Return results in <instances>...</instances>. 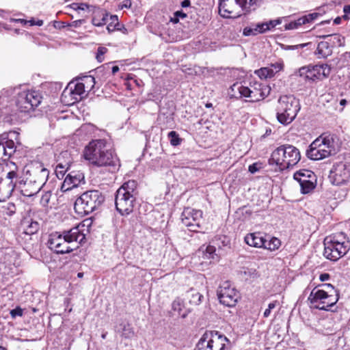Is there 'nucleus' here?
Listing matches in <instances>:
<instances>
[{
  "instance_id": "1",
  "label": "nucleus",
  "mask_w": 350,
  "mask_h": 350,
  "mask_svg": "<svg viewBox=\"0 0 350 350\" xmlns=\"http://www.w3.org/2000/svg\"><path fill=\"white\" fill-rule=\"evenodd\" d=\"M42 100L36 90L21 91L19 88L3 89L0 95V117L4 122L14 120L17 111L28 113L37 107Z\"/></svg>"
},
{
  "instance_id": "2",
  "label": "nucleus",
  "mask_w": 350,
  "mask_h": 350,
  "mask_svg": "<svg viewBox=\"0 0 350 350\" xmlns=\"http://www.w3.org/2000/svg\"><path fill=\"white\" fill-rule=\"evenodd\" d=\"M83 155L92 165L107 167L111 172L116 170L120 166L116 155L113 154L105 139L91 141L85 147Z\"/></svg>"
},
{
  "instance_id": "3",
  "label": "nucleus",
  "mask_w": 350,
  "mask_h": 350,
  "mask_svg": "<svg viewBox=\"0 0 350 350\" xmlns=\"http://www.w3.org/2000/svg\"><path fill=\"white\" fill-rule=\"evenodd\" d=\"M85 239V234L77 226L62 233L55 232L51 234L47 244L57 254H68L77 249L79 243Z\"/></svg>"
},
{
  "instance_id": "4",
  "label": "nucleus",
  "mask_w": 350,
  "mask_h": 350,
  "mask_svg": "<svg viewBox=\"0 0 350 350\" xmlns=\"http://www.w3.org/2000/svg\"><path fill=\"white\" fill-rule=\"evenodd\" d=\"M137 183L134 180H130L124 183L116 191L115 196L116 208L122 216H127L133 211L137 204Z\"/></svg>"
},
{
  "instance_id": "5",
  "label": "nucleus",
  "mask_w": 350,
  "mask_h": 350,
  "mask_svg": "<svg viewBox=\"0 0 350 350\" xmlns=\"http://www.w3.org/2000/svg\"><path fill=\"white\" fill-rule=\"evenodd\" d=\"M301 159L299 150L293 145L284 144L273 151L269 165H276L280 170L294 167Z\"/></svg>"
},
{
  "instance_id": "6",
  "label": "nucleus",
  "mask_w": 350,
  "mask_h": 350,
  "mask_svg": "<svg viewBox=\"0 0 350 350\" xmlns=\"http://www.w3.org/2000/svg\"><path fill=\"white\" fill-rule=\"evenodd\" d=\"M323 243V256L332 261L338 260L350 250V240L343 232L327 237Z\"/></svg>"
},
{
  "instance_id": "7",
  "label": "nucleus",
  "mask_w": 350,
  "mask_h": 350,
  "mask_svg": "<svg viewBox=\"0 0 350 350\" xmlns=\"http://www.w3.org/2000/svg\"><path fill=\"white\" fill-rule=\"evenodd\" d=\"M336 136L323 133L317 138L306 151L308 159L318 161L336 153Z\"/></svg>"
},
{
  "instance_id": "8",
  "label": "nucleus",
  "mask_w": 350,
  "mask_h": 350,
  "mask_svg": "<svg viewBox=\"0 0 350 350\" xmlns=\"http://www.w3.org/2000/svg\"><path fill=\"white\" fill-rule=\"evenodd\" d=\"M105 202V196L98 190H90L83 193L75 201V212L83 217L99 208Z\"/></svg>"
},
{
  "instance_id": "9",
  "label": "nucleus",
  "mask_w": 350,
  "mask_h": 350,
  "mask_svg": "<svg viewBox=\"0 0 350 350\" xmlns=\"http://www.w3.org/2000/svg\"><path fill=\"white\" fill-rule=\"evenodd\" d=\"M276 108L278 120L282 124L292 122L300 109L299 100L293 95L281 96Z\"/></svg>"
},
{
  "instance_id": "10",
  "label": "nucleus",
  "mask_w": 350,
  "mask_h": 350,
  "mask_svg": "<svg viewBox=\"0 0 350 350\" xmlns=\"http://www.w3.org/2000/svg\"><path fill=\"white\" fill-rule=\"evenodd\" d=\"M229 339L217 331H206L196 345L195 350H228Z\"/></svg>"
},
{
  "instance_id": "11",
  "label": "nucleus",
  "mask_w": 350,
  "mask_h": 350,
  "mask_svg": "<svg viewBox=\"0 0 350 350\" xmlns=\"http://www.w3.org/2000/svg\"><path fill=\"white\" fill-rule=\"evenodd\" d=\"M13 169L6 174L5 178L0 176V202L9 198L17 186L19 174L14 163L11 162Z\"/></svg>"
},
{
  "instance_id": "12",
  "label": "nucleus",
  "mask_w": 350,
  "mask_h": 350,
  "mask_svg": "<svg viewBox=\"0 0 350 350\" xmlns=\"http://www.w3.org/2000/svg\"><path fill=\"white\" fill-rule=\"evenodd\" d=\"M219 302L228 307L234 306L239 299L238 291L228 281H225L217 290Z\"/></svg>"
},
{
  "instance_id": "13",
  "label": "nucleus",
  "mask_w": 350,
  "mask_h": 350,
  "mask_svg": "<svg viewBox=\"0 0 350 350\" xmlns=\"http://www.w3.org/2000/svg\"><path fill=\"white\" fill-rule=\"evenodd\" d=\"M333 185H341L350 180V165L344 162H338L332 166L329 175Z\"/></svg>"
},
{
  "instance_id": "14",
  "label": "nucleus",
  "mask_w": 350,
  "mask_h": 350,
  "mask_svg": "<svg viewBox=\"0 0 350 350\" xmlns=\"http://www.w3.org/2000/svg\"><path fill=\"white\" fill-rule=\"evenodd\" d=\"M181 220L190 231L198 232L201 228L202 212L200 210L187 208L182 213Z\"/></svg>"
},
{
  "instance_id": "15",
  "label": "nucleus",
  "mask_w": 350,
  "mask_h": 350,
  "mask_svg": "<svg viewBox=\"0 0 350 350\" xmlns=\"http://www.w3.org/2000/svg\"><path fill=\"white\" fill-rule=\"evenodd\" d=\"M27 174L29 176L27 179L29 180L30 183H34L42 187L47 180L49 172L40 163H36L29 167Z\"/></svg>"
},
{
  "instance_id": "16",
  "label": "nucleus",
  "mask_w": 350,
  "mask_h": 350,
  "mask_svg": "<svg viewBox=\"0 0 350 350\" xmlns=\"http://www.w3.org/2000/svg\"><path fill=\"white\" fill-rule=\"evenodd\" d=\"M16 152V146L13 140L8 139V135L4 133L0 135V165L8 161Z\"/></svg>"
},
{
  "instance_id": "17",
  "label": "nucleus",
  "mask_w": 350,
  "mask_h": 350,
  "mask_svg": "<svg viewBox=\"0 0 350 350\" xmlns=\"http://www.w3.org/2000/svg\"><path fill=\"white\" fill-rule=\"evenodd\" d=\"M84 82H78L72 84L69 83L66 89L63 91V97L66 98L69 94H75L76 96H80L85 92V84L91 85L90 89H92L95 84V79L92 76H86L83 78Z\"/></svg>"
},
{
  "instance_id": "18",
  "label": "nucleus",
  "mask_w": 350,
  "mask_h": 350,
  "mask_svg": "<svg viewBox=\"0 0 350 350\" xmlns=\"http://www.w3.org/2000/svg\"><path fill=\"white\" fill-rule=\"evenodd\" d=\"M269 86L260 83H255L250 88L247 87L246 98H250V102H258L266 98L270 93Z\"/></svg>"
},
{
  "instance_id": "19",
  "label": "nucleus",
  "mask_w": 350,
  "mask_h": 350,
  "mask_svg": "<svg viewBox=\"0 0 350 350\" xmlns=\"http://www.w3.org/2000/svg\"><path fill=\"white\" fill-rule=\"evenodd\" d=\"M310 72L308 75V80L315 81H322L329 77L331 68L328 64L309 65Z\"/></svg>"
},
{
  "instance_id": "20",
  "label": "nucleus",
  "mask_w": 350,
  "mask_h": 350,
  "mask_svg": "<svg viewBox=\"0 0 350 350\" xmlns=\"http://www.w3.org/2000/svg\"><path fill=\"white\" fill-rule=\"evenodd\" d=\"M57 164L55 168L57 176L60 178L64 177L65 172L70 167L72 163L70 154L68 151H64L60 153L57 159Z\"/></svg>"
},
{
  "instance_id": "21",
  "label": "nucleus",
  "mask_w": 350,
  "mask_h": 350,
  "mask_svg": "<svg viewBox=\"0 0 350 350\" xmlns=\"http://www.w3.org/2000/svg\"><path fill=\"white\" fill-rule=\"evenodd\" d=\"M18 183L21 194L27 197H31L37 194L42 188L34 183H30L29 180L27 178L23 183L18 180Z\"/></svg>"
},
{
  "instance_id": "22",
  "label": "nucleus",
  "mask_w": 350,
  "mask_h": 350,
  "mask_svg": "<svg viewBox=\"0 0 350 350\" xmlns=\"http://www.w3.org/2000/svg\"><path fill=\"white\" fill-rule=\"evenodd\" d=\"M245 242L252 247H264L266 245L267 240L263 237L261 232H254L247 234L245 237Z\"/></svg>"
},
{
  "instance_id": "23",
  "label": "nucleus",
  "mask_w": 350,
  "mask_h": 350,
  "mask_svg": "<svg viewBox=\"0 0 350 350\" xmlns=\"http://www.w3.org/2000/svg\"><path fill=\"white\" fill-rule=\"evenodd\" d=\"M247 87L243 85L241 83H234L228 90V95L230 98L241 99L246 98Z\"/></svg>"
},
{
  "instance_id": "24",
  "label": "nucleus",
  "mask_w": 350,
  "mask_h": 350,
  "mask_svg": "<svg viewBox=\"0 0 350 350\" xmlns=\"http://www.w3.org/2000/svg\"><path fill=\"white\" fill-rule=\"evenodd\" d=\"M331 297L332 295H328V292L321 291L320 289L315 291V288H314L311 291L308 300L310 301V304H315L320 301H326Z\"/></svg>"
},
{
  "instance_id": "25",
  "label": "nucleus",
  "mask_w": 350,
  "mask_h": 350,
  "mask_svg": "<svg viewBox=\"0 0 350 350\" xmlns=\"http://www.w3.org/2000/svg\"><path fill=\"white\" fill-rule=\"evenodd\" d=\"M300 174H294V179L296 180L301 187V191L302 193H310L315 187L313 179L310 178L308 180H304L299 178Z\"/></svg>"
},
{
  "instance_id": "26",
  "label": "nucleus",
  "mask_w": 350,
  "mask_h": 350,
  "mask_svg": "<svg viewBox=\"0 0 350 350\" xmlns=\"http://www.w3.org/2000/svg\"><path fill=\"white\" fill-rule=\"evenodd\" d=\"M22 225L23 226L25 233L29 235L36 234L40 229V224L32 219H25L23 221Z\"/></svg>"
},
{
  "instance_id": "27",
  "label": "nucleus",
  "mask_w": 350,
  "mask_h": 350,
  "mask_svg": "<svg viewBox=\"0 0 350 350\" xmlns=\"http://www.w3.org/2000/svg\"><path fill=\"white\" fill-rule=\"evenodd\" d=\"M109 14L104 10H98L94 12L92 19V23L94 26L101 27L107 23Z\"/></svg>"
},
{
  "instance_id": "28",
  "label": "nucleus",
  "mask_w": 350,
  "mask_h": 350,
  "mask_svg": "<svg viewBox=\"0 0 350 350\" xmlns=\"http://www.w3.org/2000/svg\"><path fill=\"white\" fill-rule=\"evenodd\" d=\"M185 297L190 304L195 306L199 305L203 298V295L193 288L186 292Z\"/></svg>"
},
{
  "instance_id": "29",
  "label": "nucleus",
  "mask_w": 350,
  "mask_h": 350,
  "mask_svg": "<svg viewBox=\"0 0 350 350\" xmlns=\"http://www.w3.org/2000/svg\"><path fill=\"white\" fill-rule=\"evenodd\" d=\"M317 54L321 57H327L332 54V49L327 42H320L317 48Z\"/></svg>"
},
{
  "instance_id": "30",
  "label": "nucleus",
  "mask_w": 350,
  "mask_h": 350,
  "mask_svg": "<svg viewBox=\"0 0 350 350\" xmlns=\"http://www.w3.org/2000/svg\"><path fill=\"white\" fill-rule=\"evenodd\" d=\"M203 258L208 260H213L215 261L218 260V255L216 253V246L208 245L206 247L205 250H202Z\"/></svg>"
},
{
  "instance_id": "31",
  "label": "nucleus",
  "mask_w": 350,
  "mask_h": 350,
  "mask_svg": "<svg viewBox=\"0 0 350 350\" xmlns=\"http://www.w3.org/2000/svg\"><path fill=\"white\" fill-rule=\"evenodd\" d=\"M67 178L70 179L72 183V187L74 188L77 187L78 185L84 180V175L80 172H71L67 176Z\"/></svg>"
},
{
  "instance_id": "32",
  "label": "nucleus",
  "mask_w": 350,
  "mask_h": 350,
  "mask_svg": "<svg viewBox=\"0 0 350 350\" xmlns=\"http://www.w3.org/2000/svg\"><path fill=\"white\" fill-rule=\"evenodd\" d=\"M338 300V298L333 299L332 301H320L315 304H310V307L321 310H329Z\"/></svg>"
},
{
  "instance_id": "33",
  "label": "nucleus",
  "mask_w": 350,
  "mask_h": 350,
  "mask_svg": "<svg viewBox=\"0 0 350 350\" xmlns=\"http://www.w3.org/2000/svg\"><path fill=\"white\" fill-rule=\"evenodd\" d=\"M236 3L245 11L249 12L257 4L258 0H235Z\"/></svg>"
},
{
  "instance_id": "34",
  "label": "nucleus",
  "mask_w": 350,
  "mask_h": 350,
  "mask_svg": "<svg viewBox=\"0 0 350 350\" xmlns=\"http://www.w3.org/2000/svg\"><path fill=\"white\" fill-rule=\"evenodd\" d=\"M167 137L172 146H178L182 142V139L179 137V135L174 131L169 132Z\"/></svg>"
},
{
  "instance_id": "35",
  "label": "nucleus",
  "mask_w": 350,
  "mask_h": 350,
  "mask_svg": "<svg viewBox=\"0 0 350 350\" xmlns=\"http://www.w3.org/2000/svg\"><path fill=\"white\" fill-rule=\"evenodd\" d=\"M212 243L218 247V250H221L222 247L228 246L230 241L226 237H220L213 241Z\"/></svg>"
},
{
  "instance_id": "36",
  "label": "nucleus",
  "mask_w": 350,
  "mask_h": 350,
  "mask_svg": "<svg viewBox=\"0 0 350 350\" xmlns=\"http://www.w3.org/2000/svg\"><path fill=\"white\" fill-rule=\"evenodd\" d=\"M280 245V241L277 238H272L271 240L267 241L266 245L264 248L269 250L271 251L278 249Z\"/></svg>"
},
{
  "instance_id": "37",
  "label": "nucleus",
  "mask_w": 350,
  "mask_h": 350,
  "mask_svg": "<svg viewBox=\"0 0 350 350\" xmlns=\"http://www.w3.org/2000/svg\"><path fill=\"white\" fill-rule=\"evenodd\" d=\"M111 22L108 24L107 29L109 33L116 30L117 27L120 26L118 18L116 15H110Z\"/></svg>"
},
{
  "instance_id": "38",
  "label": "nucleus",
  "mask_w": 350,
  "mask_h": 350,
  "mask_svg": "<svg viewBox=\"0 0 350 350\" xmlns=\"http://www.w3.org/2000/svg\"><path fill=\"white\" fill-rule=\"evenodd\" d=\"M61 100L63 103L68 105H72L75 103L81 100L80 96H76L75 94H69L66 98L63 97V93L62 94Z\"/></svg>"
},
{
  "instance_id": "39",
  "label": "nucleus",
  "mask_w": 350,
  "mask_h": 350,
  "mask_svg": "<svg viewBox=\"0 0 350 350\" xmlns=\"http://www.w3.org/2000/svg\"><path fill=\"white\" fill-rule=\"evenodd\" d=\"M319 16V14L317 12L311 13L305 16H303L299 18V23H303L304 25L306 23H309L312 22L314 20H315L318 16Z\"/></svg>"
},
{
  "instance_id": "40",
  "label": "nucleus",
  "mask_w": 350,
  "mask_h": 350,
  "mask_svg": "<svg viewBox=\"0 0 350 350\" xmlns=\"http://www.w3.org/2000/svg\"><path fill=\"white\" fill-rule=\"evenodd\" d=\"M259 75L261 77L271 78L274 76L275 72L273 68H262L258 70Z\"/></svg>"
},
{
  "instance_id": "41",
  "label": "nucleus",
  "mask_w": 350,
  "mask_h": 350,
  "mask_svg": "<svg viewBox=\"0 0 350 350\" xmlns=\"http://www.w3.org/2000/svg\"><path fill=\"white\" fill-rule=\"evenodd\" d=\"M295 174H300L301 176H299V178H301V180H308L310 178H314V173L308 170H301L295 172Z\"/></svg>"
},
{
  "instance_id": "42",
  "label": "nucleus",
  "mask_w": 350,
  "mask_h": 350,
  "mask_svg": "<svg viewBox=\"0 0 350 350\" xmlns=\"http://www.w3.org/2000/svg\"><path fill=\"white\" fill-rule=\"evenodd\" d=\"M309 72H310V68H309V65H308V66H303V67L300 68L296 72V75L301 77H304L305 79L308 80V75H309V74H308Z\"/></svg>"
},
{
  "instance_id": "43",
  "label": "nucleus",
  "mask_w": 350,
  "mask_h": 350,
  "mask_svg": "<svg viewBox=\"0 0 350 350\" xmlns=\"http://www.w3.org/2000/svg\"><path fill=\"white\" fill-rule=\"evenodd\" d=\"M257 34V29L254 25L250 27H246L243 29V35L245 36H256Z\"/></svg>"
},
{
  "instance_id": "44",
  "label": "nucleus",
  "mask_w": 350,
  "mask_h": 350,
  "mask_svg": "<svg viewBox=\"0 0 350 350\" xmlns=\"http://www.w3.org/2000/svg\"><path fill=\"white\" fill-rule=\"evenodd\" d=\"M304 25L303 23H299V18L295 21H292L288 24H286L284 25V28L286 30H290V29H297L299 27H300L301 25Z\"/></svg>"
},
{
  "instance_id": "45",
  "label": "nucleus",
  "mask_w": 350,
  "mask_h": 350,
  "mask_svg": "<svg viewBox=\"0 0 350 350\" xmlns=\"http://www.w3.org/2000/svg\"><path fill=\"white\" fill-rule=\"evenodd\" d=\"M329 36H333L334 37V42L338 46H341L344 45V44H345V38L344 37H342V36H341L340 35H338V34L327 35V36H324L323 37L324 38H327V37H329Z\"/></svg>"
},
{
  "instance_id": "46",
  "label": "nucleus",
  "mask_w": 350,
  "mask_h": 350,
  "mask_svg": "<svg viewBox=\"0 0 350 350\" xmlns=\"http://www.w3.org/2000/svg\"><path fill=\"white\" fill-rule=\"evenodd\" d=\"M51 197V191H48L45 192L41 197L40 204L43 206H46L50 201Z\"/></svg>"
},
{
  "instance_id": "47",
  "label": "nucleus",
  "mask_w": 350,
  "mask_h": 350,
  "mask_svg": "<svg viewBox=\"0 0 350 350\" xmlns=\"http://www.w3.org/2000/svg\"><path fill=\"white\" fill-rule=\"evenodd\" d=\"M74 187H72V183L70 181V179L67 178V176L65 178L64 181L62 183L61 186V191L62 192H66L67 191L71 190Z\"/></svg>"
},
{
  "instance_id": "48",
  "label": "nucleus",
  "mask_w": 350,
  "mask_h": 350,
  "mask_svg": "<svg viewBox=\"0 0 350 350\" xmlns=\"http://www.w3.org/2000/svg\"><path fill=\"white\" fill-rule=\"evenodd\" d=\"M254 25L257 29L258 33H262L270 29L269 24L267 23H258Z\"/></svg>"
},
{
  "instance_id": "49",
  "label": "nucleus",
  "mask_w": 350,
  "mask_h": 350,
  "mask_svg": "<svg viewBox=\"0 0 350 350\" xmlns=\"http://www.w3.org/2000/svg\"><path fill=\"white\" fill-rule=\"evenodd\" d=\"M317 287L322 288L321 291H325L328 292V295H332V293H336L334 286L331 284H319Z\"/></svg>"
},
{
  "instance_id": "50",
  "label": "nucleus",
  "mask_w": 350,
  "mask_h": 350,
  "mask_svg": "<svg viewBox=\"0 0 350 350\" xmlns=\"http://www.w3.org/2000/svg\"><path fill=\"white\" fill-rule=\"evenodd\" d=\"M107 49L105 47L100 46L98 48L97 54H96V59L99 62H102L104 60L103 55L106 53Z\"/></svg>"
},
{
  "instance_id": "51",
  "label": "nucleus",
  "mask_w": 350,
  "mask_h": 350,
  "mask_svg": "<svg viewBox=\"0 0 350 350\" xmlns=\"http://www.w3.org/2000/svg\"><path fill=\"white\" fill-rule=\"evenodd\" d=\"M226 2L220 1L219 4V12L223 17H228L226 13L230 14L231 12L226 9Z\"/></svg>"
},
{
  "instance_id": "52",
  "label": "nucleus",
  "mask_w": 350,
  "mask_h": 350,
  "mask_svg": "<svg viewBox=\"0 0 350 350\" xmlns=\"http://www.w3.org/2000/svg\"><path fill=\"white\" fill-rule=\"evenodd\" d=\"M278 304V302L277 301H273V302L269 304L268 308H267L265 310L264 314H263V317L265 318L269 317L270 314H271V311L276 307Z\"/></svg>"
},
{
  "instance_id": "53",
  "label": "nucleus",
  "mask_w": 350,
  "mask_h": 350,
  "mask_svg": "<svg viewBox=\"0 0 350 350\" xmlns=\"http://www.w3.org/2000/svg\"><path fill=\"white\" fill-rule=\"evenodd\" d=\"M16 21H19L21 23L26 24L27 23H29L30 25H37V26H42L43 25V21L42 20H38L37 21H35L34 20H30L29 21H27L24 19H17Z\"/></svg>"
},
{
  "instance_id": "54",
  "label": "nucleus",
  "mask_w": 350,
  "mask_h": 350,
  "mask_svg": "<svg viewBox=\"0 0 350 350\" xmlns=\"http://www.w3.org/2000/svg\"><path fill=\"white\" fill-rule=\"evenodd\" d=\"M306 46V44H301L297 45H282V48L284 50H295L298 49L304 48Z\"/></svg>"
},
{
  "instance_id": "55",
  "label": "nucleus",
  "mask_w": 350,
  "mask_h": 350,
  "mask_svg": "<svg viewBox=\"0 0 350 350\" xmlns=\"http://www.w3.org/2000/svg\"><path fill=\"white\" fill-rule=\"evenodd\" d=\"M23 310L20 307H16V308L10 311V315L12 318H15L16 317H21L23 316Z\"/></svg>"
},
{
  "instance_id": "56",
  "label": "nucleus",
  "mask_w": 350,
  "mask_h": 350,
  "mask_svg": "<svg viewBox=\"0 0 350 350\" xmlns=\"http://www.w3.org/2000/svg\"><path fill=\"white\" fill-rule=\"evenodd\" d=\"M132 5L131 0H123L122 3L119 5L120 9L130 8Z\"/></svg>"
},
{
  "instance_id": "57",
  "label": "nucleus",
  "mask_w": 350,
  "mask_h": 350,
  "mask_svg": "<svg viewBox=\"0 0 350 350\" xmlns=\"http://www.w3.org/2000/svg\"><path fill=\"white\" fill-rule=\"evenodd\" d=\"M271 68L273 69L275 74L276 72H279L280 70H281L283 68V64L280 63V62H276L275 64H272Z\"/></svg>"
},
{
  "instance_id": "58",
  "label": "nucleus",
  "mask_w": 350,
  "mask_h": 350,
  "mask_svg": "<svg viewBox=\"0 0 350 350\" xmlns=\"http://www.w3.org/2000/svg\"><path fill=\"white\" fill-rule=\"evenodd\" d=\"M268 24H269V27H270V29L271 28H273L275 27L276 25H279L281 23V19L278 18V19H276V20H273V21H270L269 23H267Z\"/></svg>"
},
{
  "instance_id": "59",
  "label": "nucleus",
  "mask_w": 350,
  "mask_h": 350,
  "mask_svg": "<svg viewBox=\"0 0 350 350\" xmlns=\"http://www.w3.org/2000/svg\"><path fill=\"white\" fill-rule=\"evenodd\" d=\"M329 278H330V275L329 273H322L320 275L319 280L321 282H325V281L328 280L329 279Z\"/></svg>"
},
{
  "instance_id": "60",
  "label": "nucleus",
  "mask_w": 350,
  "mask_h": 350,
  "mask_svg": "<svg viewBox=\"0 0 350 350\" xmlns=\"http://www.w3.org/2000/svg\"><path fill=\"white\" fill-rule=\"evenodd\" d=\"M73 5L77 6V8H75L77 10H85V9L88 8V5L86 3H81L80 5L73 4Z\"/></svg>"
},
{
  "instance_id": "61",
  "label": "nucleus",
  "mask_w": 350,
  "mask_h": 350,
  "mask_svg": "<svg viewBox=\"0 0 350 350\" xmlns=\"http://www.w3.org/2000/svg\"><path fill=\"white\" fill-rule=\"evenodd\" d=\"M258 170V168L257 165L256 163H254V164L250 165L249 166V171L251 173H252V174L256 172Z\"/></svg>"
},
{
  "instance_id": "62",
  "label": "nucleus",
  "mask_w": 350,
  "mask_h": 350,
  "mask_svg": "<svg viewBox=\"0 0 350 350\" xmlns=\"http://www.w3.org/2000/svg\"><path fill=\"white\" fill-rule=\"evenodd\" d=\"M84 22V20H77L72 23L70 25L71 27H79Z\"/></svg>"
},
{
  "instance_id": "63",
  "label": "nucleus",
  "mask_w": 350,
  "mask_h": 350,
  "mask_svg": "<svg viewBox=\"0 0 350 350\" xmlns=\"http://www.w3.org/2000/svg\"><path fill=\"white\" fill-rule=\"evenodd\" d=\"M116 30L120 31H122L124 34H128L129 33L128 29L124 25L118 26Z\"/></svg>"
},
{
  "instance_id": "64",
  "label": "nucleus",
  "mask_w": 350,
  "mask_h": 350,
  "mask_svg": "<svg viewBox=\"0 0 350 350\" xmlns=\"http://www.w3.org/2000/svg\"><path fill=\"white\" fill-rule=\"evenodd\" d=\"M176 17L184 18L187 17V14L182 11H177L175 12Z\"/></svg>"
}]
</instances>
